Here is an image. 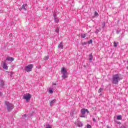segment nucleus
Wrapping results in <instances>:
<instances>
[{"mask_svg":"<svg viewBox=\"0 0 128 128\" xmlns=\"http://www.w3.org/2000/svg\"><path fill=\"white\" fill-rule=\"evenodd\" d=\"M122 76L120 74H115L112 76V84H118V82L122 80Z\"/></svg>","mask_w":128,"mask_h":128,"instance_id":"obj_1","label":"nucleus"},{"mask_svg":"<svg viewBox=\"0 0 128 128\" xmlns=\"http://www.w3.org/2000/svg\"><path fill=\"white\" fill-rule=\"evenodd\" d=\"M5 104L6 106L8 112H12V110L14 104L7 101L5 102Z\"/></svg>","mask_w":128,"mask_h":128,"instance_id":"obj_2","label":"nucleus"},{"mask_svg":"<svg viewBox=\"0 0 128 128\" xmlns=\"http://www.w3.org/2000/svg\"><path fill=\"white\" fill-rule=\"evenodd\" d=\"M61 72L62 74V78H67L68 75H66V74H68V71L66 70V69L64 67L62 68L61 70Z\"/></svg>","mask_w":128,"mask_h":128,"instance_id":"obj_3","label":"nucleus"},{"mask_svg":"<svg viewBox=\"0 0 128 128\" xmlns=\"http://www.w3.org/2000/svg\"><path fill=\"white\" fill-rule=\"evenodd\" d=\"M34 68V64H30L25 66L24 70L27 72H32V68Z\"/></svg>","mask_w":128,"mask_h":128,"instance_id":"obj_4","label":"nucleus"},{"mask_svg":"<svg viewBox=\"0 0 128 128\" xmlns=\"http://www.w3.org/2000/svg\"><path fill=\"white\" fill-rule=\"evenodd\" d=\"M32 98V94L29 93H27L24 96V99L26 100V102H28Z\"/></svg>","mask_w":128,"mask_h":128,"instance_id":"obj_5","label":"nucleus"},{"mask_svg":"<svg viewBox=\"0 0 128 128\" xmlns=\"http://www.w3.org/2000/svg\"><path fill=\"white\" fill-rule=\"evenodd\" d=\"M2 66L4 70H8V65L6 64V61L3 62Z\"/></svg>","mask_w":128,"mask_h":128,"instance_id":"obj_6","label":"nucleus"},{"mask_svg":"<svg viewBox=\"0 0 128 128\" xmlns=\"http://www.w3.org/2000/svg\"><path fill=\"white\" fill-rule=\"evenodd\" d=\"M86 112H88V114L90 113V111H88V110H86L84 108H82L81 110V112H82V114H86Z\"/></svg>","mask_w":128,"mask_h":128,"instance_id":"obj_7","label":"nucleus"},{"mask_svg":"<svg viewBox=\"0 0 128 128\" xmlns=\"http://www.w3.org/2000/svg\"><path fill=\"white\" fill-rule=\"evenodd\" d=\"M75 124L77 126H80V119H78L76 122H75Z\"/></svg>","mask_w":128,"mask_h":128,"instance_id":"obj_8","label":"nucleus"},{"mask_svg":"<svg viewBox=\"0 0 128 128\" xmlns=\"http://www.w3.org/2000/svg\"><path fill=\"white\" fill-rule=\"evenodd\" d=\"M6 60H8V62H14V58L10 57V56L7 57Z\"/></svg>","mask_w":128,"mask_h":128,"instance_id":"obj_9","label":"nucleus"},{"mask_svg":"<svg viewBox=\"0 0 128 128\" xmlns=\"http://www.w3.org/2000/svg\"><path fill=\"white\" fill-rule=\"evenodd\" d=\"M4 82L2 80H0V87L4 88Z\"/></svg>","mask_w":128,"mask_h":128,"instance_id":"obj_10","label":"nucleus"},{"mask_svg":"<svg viewBox=\"0 0 128 128\" xmlns=\"http://www.w3.org/2000/svg\"><path fill=\"white\" fill-rule=\"evenodd\" d=\"M56 100L55 99L53 100L52 101L50 102V106H54V104H56Z\"/></svg>","mask_w":128,"mask_h":128,"instance_id":"obj_11","label":"nucleus"},{"mask_svg":"<svg viewBox=\"0 0 128 128\" xmlns=\"http://www.w3.org/2000/svg\"><path fill=\"white\" fill-rule=\"evenodd\" d=\"M58 48H61L62 50L64 48V45L62 44V42H60L58 46Z\"/></svg>","mask_w":128,"mask_h":128,"instance_id":"obj_12","label":"nucleus"},{"mask_svg":"<svg viewBox=\"0 0 128 128\" xmlns=\"http://www.w3.org/2000/svg\"><path fill=\"white\" fill-rule=\"evenodd\" d=\"M26 4H23L22 7V10H26Z\"/></svg>","mask_w":128,"mask_h":128,"instance_id":"obj_13","label":"nucleus"},{"mask_svg":"<svg viewBox=\"0 0 128 128\" xmlns=\"http://www.w3.org/2000/svg\"><path fill=\"white\" fill-rule=\"evenodd\" d=\"M89 60H92V58H94V56H92V54H90L89 55Z\"/></svg>","mask_w":128,"mask_h":128,"instance_id":"obj_14","label":"nucleus"},{"mask_svg":"<svg viewBox=\"0 0 128 128\" xmlns=\"http://www.w3.org/2000/svg\"><path fill=\"white\" fill-rule=\"evenodd\" d=\"M54 18L56 22V24H58V22L60 21V20H58V18H56V16H54Z\"/></svg>","mask_w":128,"mask_h":128,"instance_id":"obj_15","label":"nucleus"},{"mask_svg":"<svg viewBox=\"0 0 128 128\" xmlns=\"http://www.w3.org/2000/svg\"><path fill=\"white\" fill-rule=\"evenodd\" d=\"M118 42H114V48H116V46H118Z\"/></svg>","mask_w":128,"mask_h":128,"instance_id":"obj_16","label":"nucleus"},{"mask_svg":"<svg viewBox=\"0 0 128 128\" xmlns=\"http://www.w3.org/2000/svg\"><path fill=\"white\" fill-rule=\"evenodd\" d=\"M122 118V116L120 115V116H117L116 117V120H121Z\"/></svg>","mask_w":128,"mask_h":128,"instance_id":"obj_17","label":"nucleus"},{"mask_svg":"<svg viewBox=\"0 0 128 128\" xmlns=\"http://www.w3.org/2000/svg\"><path fill=\"white\" fill-rule=\"evenodd\" d=\"M48 92L49 94H54V91L52 90V89L49 88Z\"/></svg>","mask_w":128,"mask_h":128,"instance_id":"obj_18","label":"nucleus"},{"mask_svg":"<svg viewBox=\"0 0 128 128\" xmlns=\"http://www.w3.org/2000/svg\"><path fill=\"white\" fill-rule=\"evenodd\" d=\"M102 90H104V88H100L98 90V92H102Z\"/></svg>","mask_w":128,"mask_h":128,"instance_id":"obj_19","label":"nucleus"},{"mask_svg":"<svg viewBox=\"0 0 128 128\" xmlns=\"http://www.w3.org/2000/svg\"><path fill=\"white\" fill-rule=\"evenodd\" d=\"M86 34H82L81 35V36L82 38H86Z\"/></svg>","mask_w":128,"mask_h":128,"instance_id":"obj_20","label":"nucleus"},{"mask_svg":"<svg viewBox=\"0 0 128 128\" xmlns=\"http://www.w3.org/2000/svg\"><path fill=\"white\" fill-rule=\"evenodd\" d=\"M56 32H60V28H58V27H57L56 28Z\"/></svg>","mask_w":128,"mask_h":128,"instance_id":"obj_21","label":"nucleus"},{"mask_svg":"<svg viewBox=\"0 0 128 128\" xmlns=\"http://www.w3.org/2000/svg\"><path fill=\"white\" fill-rule=\"evenodd\" d=\"M94 16H98V13L96 11L94 12Z\"/></svg>","mask_w":128,"mask_h":128,"instance_id":"obj_22","label":"nucleus"},{"mask_svg":"<svg viewBox=\"0 0 128 128\" xmlns=\"http://www.w3.org/2000/svg\"><path fill=\"white\" fill-rule=\"evenodd\" d=\"M88 44H92V40H90L89 41H88Z\"/></svg>","mask_w":128,"mask_h":128,"instance_id":"obj_23","label":"nucleus"},{"mask_svg":"<svg viewBox=\"0 0 128 128\" xmlns=\"http://www.w3.org/2000/svg\"><path fill=\"white\" fill-rule=\"evenodd\" d=\"M49 56H45L44 58V60H48V58H49Z\"/></svg>","mask_w":128,"mask_h":128,"instance_id":"obj_24","label":"nucleus"},{"mask_svg":"<svg viewBox=\"0 0 128 128\" xmlns=\"http://www.w3.org/2000/svg\"><path fill=\"white\" fill-rule=\"evenodd\" d=\"M70 114L71 116H74V112H70Z\"/></svg>","mask_w":128,"mask_h":128,"instance_id":"obj_25","label":"nucleus"},{"mask_svg":"<svg viewBox=\"0 0 128 128\" xmlns=\"http://www.w3.org/2000/svg\"><path fill=\"white\" fill-rule=\"evenodd\" d=\"M87 128H92V126L90 124H87Z\"/></svg>","mask_w":128,"mask_h":128,"instance_id":"obj_26","label":"nucleus"},{"mask_svg":"<svg viewBox=\"0 0 128 128\" xmlns=\"http://www.w3.org/2000/svg\"><path fill=\"white\" fill-rule=\"evenodd\" d=\"M46 128H52V126H50V125H48Z\"/></svg>","mask_w":128,"mask_h":128,"instance_id":"obj_27","label":"nucleus"},{"mask_svg":"<svg viewBox=\"0 0 128 128\" xmlns=\"http://www.w3.org/2000/svg\"><path fill=\"white\" fill-rule=\"evenodd\" d=\"M102 24H103V27L106 26V22H103Z\"/></svg>","mask_w":128,"mask_h":128,"instance_id":"obj_28","label":"nucleus"},{"mask_svg":"<svg viewBox=\"0 0 128 128\" xmlns=\"http://www.w3.org/2000/svg\"><path fill=\"white\" fill-rule=\"evenodd\" d=\"M23 118H26V114H25L24 115V116H22Z\"/></svg>","mask_w":128,"mask_h":128,"instance_id":"obj_29","label":"nucleus"},{"mask_svg":"<svg viewBox=\"0 0 128 128\" xmlns=\"http://www.w3.org/2000/svg\"><path fill=\"white\" fill-rule=\"evenodd\" d=\"M84 44H86V42H84V43H82V46H84Z\"/></svg>","mask_w":128,"mask_h":128,"instance_id":"obj_30","label":"nucleus"},{"mask_svg":"<svg viewBox=\"0 0 128 128\" xmlns=\"http://www.w3.org/2000/svg\"><path fill=\"white\" fill-rule=\"evenodd\" d=\"M93 122H96V118H93Z\"/></svg>","mask_w":128,"mask_h":128,"instance_id":"obj_31","label":"nucleus"},{"mask_svg":"<svg viewBox=\"0 0 128 128\" xmlns=\"http://www.w3.org/2000/svg\"><path fill=\"white\" fill-rule=\"evenodd\" d=\"M116 122V124H120V122Z\"/></svg>","mask_w":128,"mask_h":128,"instance_id":"obj_32","label":"nucleus"},{"mask_svg":"<svg viewBox=\"0 0 128 128\" xmlns=\"http://www.w3.org/2000/svg\"><path fill=\"white\" fill-rule=\"evenodd\" d=\"M84 117H85L84 115H83L82 116H81V118H84Z\"/></svg>","mask_w":128,"mask_h":128,"instance_id":"obj_33","label":"nucleus"},{"mask_svg":"<svg viewBox=\"0 0 128 128\" xmlns=\"http://www.w3.org/2000/svg\"><path fill=\"white\" fill-rule=\"evenodd\" d=\"M126 68L128 70V66H126Z\"/></svg>","mask_w":128,"mask_h":128,"instance_id":"obj_34","label":"nucleus"},{"mask_svg":"<svg viewBox=\"0 0 128 128\" xmlns=\"http://www.w3.org/2000/svg\"><path fill=\"white\" fill-rule=\"evenodd\" d=\"M2 92H0V94H2Z\"/></svg>","mask_w":128,"mask_h":128,"instance_id":"obj_35","label":"nucleus"},{"mask_svg":"<svg viewBox=\"0 0 128 128\" xmlns=\"http://www.w3.org/2000/svg\"><path fill=\"white\" fill-rule=\"evenodd\" d=\"M56 84H54V86H56Z\"/></svg>","mask_w":128,"mask_h":128,"instance_id":"obj_36","label":"nucleus"}]
</instances>
